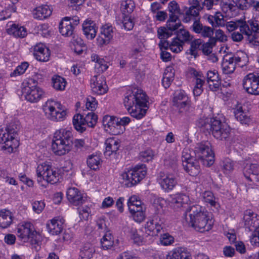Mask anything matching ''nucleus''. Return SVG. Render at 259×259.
Wrapping results in <instances>:
<instances>
[{"label":"nucleus","mask_w":259,"mask_h":259,"mask_svg":"<svg viewBox=\"0 0 259 259\" xmlns=\"http://www.w3.org/2000/svg\"><path fill=\"white\" fill-rule=\"evenodd\" d=\"M185 217L188 225L198 232L203 233L212 228L213 222L210 215L200 205L191 206L188 217Z\"/></svg>","instance_id":"nucleus-1"},{"label":"nucleus","mask_w":259,"mask_h":259,"mask_svg":"<svg viewBox=\"0 0 259 259\" xmlns=\"http://www.w3.org/2000/svg\"><path fill=\"white\" fill-rule=\"evenodd\" d=\"M73 136L72 132L65 128H61L55 132L52 142L53 153L58 156L69 153L72 148Z\"/></svg>","instance_id":"nucleus-2"},{"label":"nucleus","mask_w":259,"mask_h":259,"mask_svg":"<svg viewBox=\"0 0 259 259\" xmlns=\"http://www.w3.org/2000/svg\"><path fill=\"white\" fill-rule=\"evenodd\" d=\"M20 129L19 123L12 122L5 128L0 127V143L4 144L2 147L4 150L12 153L19 145L17 139L18 132Z\"/></svg>","instance_id":"nucleus-3"},{"label":"nucleus","mask_w":259,"mask_h":259,"mask_svg":"<svg viewBox=\"0 0 259 259\" xmlns=\"http://www.w3.org/2000/svg\"><path fill=\"white\" fill-rule=\"evenodd\" d=\"M229 31L239 29L245 33V36L249 42L255 38V33H259V22L255 19H251L247 21L239 19L235 21H230L227 24Z\"/></svg>","instance_id":"nucleus-4"},{"label":"nucleus","mask_w":259,"mask_h":259,"mask_svg":"<svg viewBox=\"0 0 259 259\" xmlns=\"http://www.w3.org/2000/svg\"><path fill=\"white\" fill-rule=\"evenodd\" d=\"M60 178L59 170L47 162L39 164L36 168V179L38 183L43 181L48 183L55 184L57 183Z\"/></svg>","instance_id":"nucleus-5"},{"label":"nucleus","mask_w":259,"mask_h":259,"mask_svg":"<svg viewBox=\"0 0 259 259\" xmlns=\"http://www.w3.org/2000/svg\"><path fill=\"white\" fill-rule=\"evenodd\" d=\"M204 127L209 130L213 136L219 140H226L230 135L229 126L217 117L210 119L209 122L204 124Z\"/></svg>","instance_id":"nucleus-6"},{"label":"nucleus","mask_w":259,"mask_h":259,"mask_svg":"<svg viewBox=\"0 0 259 259\" xmlns=\"http://www.w3.org/2000/svg\"><path fill=\"white\" fill-rule=\"evenodd\" d=\"M192 153L195 158L200 160L204 165L210 166L213 163L214 155L209 142L198 143Z\"/></svg>","instance_id":"nucleus-7"},{"label":"nucleus","mask_w":259,"mask_h":259,"mask_svg":"<svg viewBox=\"0 0 259 259\" xmlns=\"http://www.w3.org/2000/svg\"><path fill=\"white\" fill-rule=\"evenodd\" d=\"M46 116L54 121H62L66 116V111L60 103L53 100H48L42 106Z\"/></svg>","instance_id":"nucleus-8"},{"label":"nucleus","mask_w":259,"mask_h":259,"mask_svg":"<svg viewBox=\"0 0 259 259\" xmlns=\"http://www.w3.org/2000/svg\"><path fill=\"white\" fill-rule=\"evenodd\" d=\"M147 171L145 165H137L133 169L125 170L120 175L121 179L124 181L125 185L132 187L140 182L146 176Z\"/></svg>","instance_id":"nucleus-9"},{"label":"nucleus","mask_w":259,"mask_h":259,"mask_svg":"<svg viewBox=\"0 0 259 259\" xmlns=\"http://www.w3.org/2000/svg\"><path fill=\"white\" fill-rule=\"evenodd\" d=\"M147 96L140 89H134L132 92H127L124 99V105L128 110L137 104H143L146 101Z\"/></svg>","instance_id":"nucleus-10"},{"label":"nucleus","mask_w":259,"mask_h":259,"mask_svg":"<svg viewBox=\"0 0 259 259\" xmlns=\"http://www.w3.org/2000/svg\"><path fill=\"white\" fill-rule=\"evenodd\" d=\"M200 0H189V7H186L183 16V22L185 23H191V21L196 17H200V12L203 10Z\"/></svg>","instance_id":"nucleus-11"},{"label":"nucleus","mask_w":259,"mask_h":259,"mask_svg":"<svg viewBox=\"0 0 259 259\" xmlns=\"http://www.w3.org/2000/svg\"><path fill=\"white\" fill-rule=\"evenodd\" d=\"M242 87L248 94L259 96V75L249 73L242 79Z\"/></svg>","instance_id":"nucleus-12"},{"label":"nucleus","mask_w":259,"mask_h":259,"mask_svg":"<svg viewBox=\"0 0 259 259\" xmlns=\"http://www.w3.org/2000/svg\"><path fill=\"white\" fill-rule=\"evenodd\" d=\"M22 93L25 99L31 103L37 102L44 96V92L37 85L30 86L27 82L22 88Z\"/></svg>","instance_id":"nucleus-13"},{"label":"nucleus","mask_w":259,"mask_h":259,"mask_svg":"<svg viewBox=\"0 0 259 259\" xmlns=\"http://www.w3.org/2000/svg\"><path fill=\"white\" fill-rule=\"evenodd\" d=\"M170 205L175 209L185 210L189 212L190 200L189 196L184 193H178L170 196L169 200Z\"/></svg>","instance_id":"nucleus-14"},{"label":"nucleus","mask_w":259,"mask_h":259,"mask_svg":"<svg viewBox=\"0 0 259 259\" xmlns=\"http://www.w3.org/2000/svg\"><path fill=\"white\" fill-rule=\"evenodd\" d=\"M178 174L176 172L159 174L158 182L161 188L168 192L172 190L177 184Z\"/></svg>","instance_id":"nucleus-15"},{"label":"nucleus","mask_w":259,"mask_h":259,"mask_svg":"<svg viewBox=\"0 0 259 259\" xmlns=\"http://www.w3.org/2000/svg\"><path fill=\"white\" fill-rule=\"evenodd\" d=\"M241 58L232 54H227L224 57L222 64V70L225 74L232 73L237 64L240 62Z\"/></svg>","instance_id":"nucleus-16"},{"label":"nucleus","mask_w":259,"mask_h":259,"mask_svg":"<svg viewBox=\"0 0 259 259\" xmlns=\"http://www.w3.org/2000/svg\"><path fill=\"white\" fill-rule=\"evenodd\" d=\"M91 87L92 92L97 95L104 94L108 90L105 78L100 75H95L91 79Z\"/></svg>","instance_id":"nucleus-17"},{"label":"nucleus","mask_w":259,"mask_h":259,"mask_svg":"<svg viewBox=\"0 0 259 259\" xmlns=\"http://www.w3.org/2000/svg\"><path fill=\"white\" fill-rule=\"evenodd\" d=\"M113 27L109 24L103 25L101 28L100 35L97 38L99 46H103L109 44L114 35Z\"/></svg>","instance_id":"nucleus-18"},{"label":"nucleus","mask_w":259,"mask_h":259,"mask_svg":"<svg viewBox=\"0 0 259 259\" xmlns=\"http://www.w3.org/2000/svg\"><path fill=\"white\" fill-rule=\"evenodd\" d=\"M244 226L249 231H252L259 227V220L256 214L251 210H246L244 213Z\"/></svg>","instance_id":"nucleus-19"},{"label":"nucleus","mask_w":259,"mask_h":259,"mask_svg":"<svg viewBox=\"0 0 259 259\" xmlns=\"http://www.w3.org/2000/svg\"><path fill=\"white\" fill-rule=\"evenodd\" d=\"M33 56L35 58L40 62H47L50 57V51L42 44H39L34 47Z\"/></svg>","instance_id":"nucleus-20"},{"label":"nucleus","mask_w":259,"mask_h":259,"mask_svg":"<svg viewBox=\"0 0 259 259\" xmlns=\"http://www.w3.org/2000/svg\"><path fill=\"white\" fill-rule=\"evenodd\" d=\"M66 195L68 201L73 205H79L85 201V199L83 198L81 192L76 188H69Z\"/></svg>","instance_id":"nucleus-21"},{"label":"nucleus","mask_w":259,"mask_h":259,"mask_svg":"<svg viewBox=\"0 0 259 259\" xmlns=\"http://www.w3.org/2000/svg\"><path fill=\"white\" fill-rule=\"evenodd\" d=\"M162 224L158 220L150 217L149 220L145 225V233L150 236L157 235L162 229Z\"/></svg>","instance_id":"nucleus-22"},{"label":"nucleus","mask_w":259,"mask_h":259,"mask_svg":"<svg viewBox=\"0 0 259 259\" xmlns=\"http://www.w3.org/2000/svg\"><path fill=\"white\" fill-rule=\"evenodd\" d=\"M33 230V226L31 223H23L18 226L17 236L24 242H26L29 240V236Z\"/></svg>","instance_id":"nucleus-23"},{"label":"nucleus","mask_w":259,"mask_h":259,"mask_svg":"<svg viewBox=\"0 0 259 259\" xmlns=\"http://www.w3.org/2000/svg\"><path fill=\"white\" fill-rule=\"evenodd\" d=\"M97 29L96 23L91 19L86 20L82 24V30L88 39L94 38L96 36Z\"/></svg>","instance_id":"nucleus-24"},{"label":"nucleus","mask_w":259,"mask_h":259,"mask_svg":"<svg viewBox=\"0 0 259 259\" xmlns=\"http://www.w3.org/2000/svg\"><path fill=\"white\" fill-rule=\"evenodd\" d=\"M244 175L250 181H259V165L257 164L247 165L244 168Z\"/></svg>","instance_id":"nucleus-25"},{"label":"nucleus","mask_w":259,"mask_h":259,"mask_svg":"<svg viewBox=\"0 0 259 259\" xmlns=\"http://www.w3.org/2000/svg\"><path fill=\"white\" fill-rule=\"evenodd\" d=\"M166 259H192V256L187 249L177 247L168 253Z\"/></svg>","instance_id":"nucleus-26"},{"label":"nucleus","mask_w":259,"mask_h":259,"mask_svg":"<svg viewBox=\"0 0 259 259\" xmlns=\"http://www.w3.org/2000/svg\"><path fill=\"white\" fill-rule=\"evenodd\" d=\"M102 122L105 130L112 134L117 135L119 132H120V131H117V130L115 128V126H114V125L116 126L117 123H118V118L106 115L104 116Z\"/></svg>","instance_id":"nucleus-27"},{"label":"nucleus","mask_w":259,"mask_h":259,"mask_svg":"<svg viewBox=\"0 0 259 259\" xmlns=\"http://www.w3.org/2000/svg\"><path fill=\"white\" fill-rule=\"evenodd\" d=\"M163 200L159 198L154 200L153 204L154 211L153 213L150 217L154 220H158L159 222H161V223H163Z\"/></svg>","instance_id":"nucleus-28"},{"label":"nucleus","mask_w":259,"mask_h":259,"mask_svg":"<svg viewBox=\"0 0 259 259\" xmlns=\"http://www.w3.org/2000/svg\"><path fill=\"white\" fill-rule=\"evenodd\" d=\"M64 220L59 218H55L47 224L49 232L52 235L60 234L63 230Z\"/></svg>","instance_id":"nucleus-29"},{"label":"nucleus","mask_w":259,"mask_h":259,"mask_svg":"<svg viewBox=\"0 0 259 259\" xmlns=\"http://www.w3.org/2000/svg\"><path fill=\"white\" fill-rule=\"evenodd\" d=\"M52 12V9L48 5H42L36 8L32 12L35 19L42 20L49 17Z\"/></svg>","instance_id":"nucleus-30"},{"label":"nucleus","mask_w":259,"mask_h":259,"mask_svg":"<svg viewBox=\"0 0 259 259\" xmlns=\"http://www.w3.org/2000/svg\"><path fill=\"white\" fill-rule=\"evenodd\" d=\"M14 215L13 213L7 209L0 211V227L2 228L9 227L13 223Z\"/></svg>","instance_id":"nucleus-31"},{"label":"nucleus","mask_w":259,"mask_h":259,"mask_svg":"<svg viewBox=\"0 0 259 259\" xmlns=\"http://www.w3.org/2000/svg\"><path fill=\"white\" fill-rule=\"evenodd\" d=\"M105 144L106 147L104 154L106 156H110L112 154L116 153L120 146L119 141L114 138L107 139Z\"/></svg>","instance_id":"nucleus-32"},{"label":"nucleus","mask_w":259,"mask_h":259,"mask_svg":"<svg viewBox=\"0 0 259 259\" xmlns=\"http://www.w3.org/2000/svg\"><path fill=\"white\" fill-rule=\"evenodd\" d=\"M147 99L146 98V101L143 104H137L134 107L128 109L127 111L128 113L133 117L140 119L143 118L146 113V109H143V107H147Z\"/></svg>","instance_id":"nucleus-33"},{"label":"nucleus","mask_w":259,"mask_h":259,"mask_svg":"<svg viewBox=\"0 0 259 259\" xmlns=\"http://www.w3.org/2000/svg\"><path fill=\"white\" fill-rule=\"evenodd\" d=\"M238 8L242 10H246L252 7L259 16V1L255 0H236Z\"/></svg>","instance_id":"nucleus-34"},{"label":"nucleus","mask_w":259,"mask_h":259,"mask_svg":"<svg viewBox=\"0 0 259 259\" xmlns=\"http://www.w3.org/2000/svg\"><path fill=\"white\" fill-rule=\"evenodd\" d=\"M91 58L92 61L95 63V69L97 72H103L108 68L107 62L97 54H92Z\"/></svg>","instance_id":"nucleus-35"},{"label":"nucleus","mask_w":259,"mask_h":259,"mask_svg":"<svg viewBox=\"0 0 259 259\" xmlns=\"http://www.w3.org/2000/svg\"><path fill=\"white\" fill-rule=\"evenodd\" d=\"M74 28L67 18H63L59 24V31L62 35L69 36L72 34Z\"/></svg>","instance_id":"nucleus-36"},{"label":"nucleus","mask_w":259,"mask_h":259,"mask_svg":"<svg viewBox=\"0 0 259 259\" xmlns=\"http://www.w3.org/2000/svg\"><path fill=\"white\" fill-rule=\"evenodd\" d=\"M7 31L9 34L16 37H24L26 35V30L23 27H19L16 24L7 25Z\"/></svg>","instance_id":"nucleus-37"},{"label":"nucleus","mask_w":259,"mask_h":259,"mask_svg":"<svg viewBox=\"0 0 259 259\" xmlns=\"http://www.w3.org/2000/svg\"><path fill=\"white\" fill-rule=\"evenodd\" d=\"M84 120L83 116L80 114H76L73 117V125L75 129L80 133H82L86 130Z\"/></svg>","instance_id":"nucleus-38"},{"label":"nucleus","mask_w":259,"mask_h":259,"mask_svg":"<svg viewBox=\"0 0 259 259\" xmlns=\"http://www.w3.org/2000/svg\"><path fill=\"white\" fill-rule=\"evenodd\" d=\"M184 169L192 176L198 175L200 171V166L197 161H190L183 165Z\"/></svg>","instance_id":"nucleus-39"},{"label":"nucleus","mask_w":259,"mask_h":259,"mask_svg":"<svg viewBox=\"0 0 259 259\" xmlns=\"http://www.w3.org/2000/svg\"><path fill=\"white\" fill-rule=\"evenodd\" d=\"M234 113L235 118L242 124H248L250 122V119L247 114L242 110L240 106H238L235 109Z\"/></svg>","instance_id":"nucleus-40"},{"label":"nucleus","mask_w":259,"mask_h":259,"mask_svg":"<svg viewBox=\"0 0 259 259\" xmlns=\"http://www.w3.org/2000/svg\"><path fill=\"white\" fill-rule=\"evenodd\" d=\"M129 211L131 217L135 222L140 223L145 220L146 218L145 207L139 209L136 208V209L132 208V210Z\"/></svg>","instance_id":"nucleus-41"},{"label":"nucleus","mask_w":259,"mask_h":259,"mask_svg":"<svg viewBox=\"0 0 259 259\" xmlns=\"http://www.w3.org/2000/svg\"><path fill=\"white\" fill-rule=\"evenodd\" d=\"M174 76L175 73L172 67H166L165 70L162 80V84L165 89L169 87L171 82L174 80Z\"/></svg>","instance_id":"nucleus-42"},{"label":"nucleus","mask_w":259,"mask_h":259,"mask_svg":"<svg viewBox=\"0 0 259 259\" xmlns=\"http://www.w3.org/2000/svg\"><path fill=\"white\" fill-rule=\"evenodd\" d=\"M176 37L184 44L192 41L193 38V35L190 34L188 30L185 29L183 27L180 28L177 31Z\"/></svg>","instance_id":"nucleus-43"},{"label":"nucleus","mask_w":259,"mask_h":259,"mask_svg":"<svg viewBox=\"0 0 259 259\" xmlns=\"http://www.w3.org/2000/svg\"><path fill=\"white\" fill-rule=\"evenodd\" d=\"M182 26V23L177 16L169 15L166 22V27L170 32L179 29Z\"/></svg>","instance_id":"nucleus-44"},{"label":"nucleus","mask_w":259,"mask_h":259,"mask_svg":"<svg viewBox=\"0 0 259 259\" xmlns=\"http://www.w3.org/2000/svg\"><path fill=\"white\" fill-rule=\"evenodd\" d=\"M95 252L94 246L90 243H86L81 249L79 256L81 259H90Z\"/></svg>","instance_id":"nucleus-45"},{"label":"nucleus","mask_w":259,"mask_h":259,"mask_svg":"<svg viewBox=\"0 0 259 259\" xmlns=\"http://www.w3.org/2000/svg\"><path fill=\"white\" fill-rule=\"evenodd\" d=\"M87 162L91 169L97 170L101 165V159L99 155L92 154L89 156Z\"/></svg>","instance_id":"nucleus-46"},{"label":"nucleus","mask_w":259,"mask_h":259,"mask_svg":"<svg viewBox=\"0 0 259 259\" xmlns=\"http://www.w3.org/2000/svg\"><path fill=\"white\" fill-rule=\"evenodd\" d=\"M135 3L133 0H125L121 2L120 9L124 16L128 15L134 10Z\"/></svg>","instance_id":"nucleus-47"},{"label":"nucleus","mask_w":259,"mask_h":259,"mask_svg":"<svg viewBox=\"0 0 259 259\" xmlns=\"http://www.w3.org/2000/svg\"><path fill=\"white\" fill-rule=\"evenodd\" d=\"M127 206L129 210H132V208L136 209L145 207L139 197L136 195L132 196L128 199Z\"/></svg>","instance_id":"nucleus-48"},{"label":"nucleus","mask_w":259,"mask_h":259,"mask_svg":"<svg viewBox=\"0 0 259 259\" xmlns=\"http://www.w3.org/2000/svg\"><path fill=\"white\" fill-rule=\"evenodd\" d=\"M102 247L105 249H108L113 245V238L109 231H107L101 239Z\"/></svg>","instance_id":"nucleus-49"},{"label":"nucleus","mask_w":259,"mask_h":259,"mask_svg":"<svg viewBox=\"0 0 259 259\" xmlns=\"http://www.w3.org/2000/svg\"><path fill=\"white\" fill-rule=\"evenodd\" d=\"M52 82L53 87L57 90H64L66 84L65 79L60 76H54L52 78Z\"/></svg>","instance_id":"nucleus-50"},{"label":"nucleus","mask_w":259,"mask_h":259,"mask_svg":"<svg viewBox=\"0 0 259 259\" xmlns=\"http://www.w3.org/2000/svg\"><path fill=\"white\" fill-rule=\"evenodd\" d=\"M216 44V39L214 37H210L207 42L203 44L201 47L202 52L205 55H209L212 52V48Z\"/></svg>","instance_id":"nucleus-51"},{"label":"nucleus","mask_w":259,"mask_h":259,"mask_svg":"<svg viewBox=\"0 0 259 259\" xmlns=\"http://www.w3.org/2000/svg\"><path fill=\"white\" fill-rule=\"evenodd\" d=\"M221 165L224 172L229 174L234 170L235 163L229 158H225L222 161Z\"/></svg>","instance_id":"nucleus-52"},{"label":"nucleus","mask_w":259,"mask_h":259,"mask_svg":"<svg viewBox=\"0 0 259 259\" xmlns=\"http://www.w3.org/2000/svg\"><path fill=\"white\" fill-rule=\"evenodd\" d=\"M202 197L205 202L209 204L211 206L217 207L219 204L215 201V198L210 191H205L202 194Z\"/></svg>","instance_id":"nucleus-53"},{"label":"nucleus","mask_w":259,"mask_h":259,"mask_svg":"<svg viewBox=\"0 0 259 259\" xmlns=\"http://www.w3.org/2000/svg\"><path fill=\"white\" fill-rule=\"evenodd\" d=\"M221 7L225 13H229L234 11L235 6L233 0H221Z\"/></svg>","instance_id":"nucleus-54"},{"label":"nucleus","mask_w":259,"mask_h":259,"mask_svg":"<svg viewBox=\"0 0 259 259\" xmlns=\"http://www.w3.org/2000/svg\"><path fill=\"white\" fill-rule=\"evenodd\" d=\"M184 44L181 41L175 37L169 45V49L174 53H180L183 49Z\"/></svg>","instance_id":"nucleus-55"},{"label":"nucleus","mask_w":259,"mask_h":259,"mask_svg":"<svg viewBox=\"0 0 259 259\" xmlns=\"http://www.w3.org/2000/svg\"><path fill=\"white\" fill-rule=\"evenodd\" d=\"M29 66V63L27 62H22L20 65L18 66L11 73V77H16L21 75L25 73L26 69Z\"/></svg>","instance_id":"nucleus-56"},{"label":"nucleus","mask_w":259,"mask_h":259,"mask_svg":"<svg viewBox=\"0 0 259 259\" xmlns=\"http://www.w3.org/2000/svg\"><path fill=\"white\" fill-rule=\"evenodd\" d=\"M84 118L85 125H88L89 127H94L97 122V115L92 112L88 113Z\"/></svg>","instance_id":"nucleus-57"},{"label":"nucleus","mask_w":259,"mask_h":259,"mask_svg":"<svg viewBox=\"0 0 259 259\" xmlns=\"http://www.w3.org/2000/svg\"><path fill=\"white\" fill-rule=\"evenodd\" d=\"M228 23L226 22L224 16L220 12H217L215 13L213 26L223 27L226 26L227 27Z\"/></svg>","instance_id":"nucleus-58"},{"label":"nucleus","mask_w":259,"mask_h":259,"mask_svg":"<svg viewBox=\"0 0 259 259\" xmlns=\"http://www.w3.org/2000/svg\"><path fill=\"white\" fill-rule=\"evenodd\" d=\"M132 70L137 78H140L144 75V66L141 64H133Z\"/></svg>","instance_id":"nucleus-59"},{"label":"nucleus","mask_w":259,"mask_h":259,"mask_svg":"<svg viewBox=\"0 0 259 259\" xmlns=\"http://www.w3.org/2000/svg\"><path fill=\"white\" fill-rule=\"evenodd\" d=\"M204 83V79L197 78L195 81V85L193 89V94L195 96H200L203 92V85Z\"/></svg>","instance_id":"nucleus-60"},{"label":"nucleus","mask_w":259,"mask_h":259,"mask_svg":"<svg viewBox=\"0 0 259 259\" xmlns=\"http://www.w3.org/2000/svg\"><path fill=\"white\" fill-rule=\"evenodd\" d=\"M177 109L178 110L179 113L180 114L187 113L191 109L190 105V101H188L187 102H178V104H175Z\"/></svg>","instance_id":"nucleus-61"},{"label":"nucleus","mask_w":259,"mask_h":259,"mask_svg":"<svg viewBox=\"0 0 259 259\" xmlns=\"http://www.w3.org/2000/svg\"><path fill=\"white\" fill-rule=\"evenodd\" d=\"M168 10L170 13L169 15L177 16L180 14L181 9L178 3L175 1L170 2L168 5Z\"/></svg>","instance_id":"nucleus-62"},{"label":"nucleus","mask_w":259,"mask_h":259,"mask_svg":"<svg viewBox=\"0 0 259 259\" xmlns=\"http://www.w3.org/2000/svg\"><path fill=\"white\" fill-rule=\"evenodd\" d=\"M194 159L193 156L192 155V152L190 149L188 148H185L182 154V161L183 165L186 163L193 161Z\"/></svg>","instance_id":"nucleus-63"},{"label":"nucleus","mask_w":259,"mask_h":259,"mask_svg":"<svg viewBox=\"0 0 259 259\" xmlns=\"http://www.w3.org/2000/svg\"><path fill=\"white\" fill-rule=\"evenodd\" d=\"M154 156L153 151L150 149H147L142 151L140 154V159L144 162H148L151 160Z\"/></svg>","instance_id":"nucleus-64"}]
</instances>
